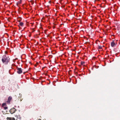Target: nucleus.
<instances>
[{
  "label": "nucleus",
  "instance_id": "dca6fc26",
  "mask_svg": "<svg viewBox=\"0 0 120 120\" xmlns=\"http://www.w3.org/2000/svg\"><path fill=\"white\" fill-rule=\"evenodd\" d=\"M29 37H30L31 36V35L30 34L29 35Z\"/></svg>",
  "mask_w": 120,
  "mask_h": 120
},
{
  "label": "nucleus",
  "instance_id": "1a4fd4ad",
  "mask_svg": "<svg viewBox=\"0 0 120 120\" xmlns=\"http://www.w3.org/2000/svg\"><path fill=\"white\" fill-rule=\"evenodd\" d=\"M85 63V62L84 61H81V65H83Z\"/></svg>",
  "mask_w": 120,
  "mask_h": 120
},
{
  "label": "nucleus",
  "instance_id": "6e6552de",
  "mask_svg": "<svg viewBox=\"0 0 120 120\" xmlns=\"http://www.w3.org/2000/svg\"><path fill=\"white\" fill-rule=\"evenodd\" d=\"M24 24V23L23 22H21L19 23V25L21 26H22Z\"/></svg>",
  "mask_w": 120,
  "mask_h": 120
},
{
  "label": "nucleus",
  "instance_id": "4be33fe9",
  "mask_svg": "<svg viewBox=\"0 0 120 120\" xmlns=\"http://www.w3.org/2000/svg\"><path fill=\"white\" fill-rule=\"evenodd\" d=\"M62 16V15H60V16Z\"/></svg>",
  "mask_w": 120,
  "mask_h": 120
},
{
  "label": "nucleus",
  "instance_id": "2eb2a0df",
  "mask_svg": "<svg viewBox=\"0 0 120 120\" xmlns=\"http://www.w3.org/2000/svg\"><path fill=\"white\" fill-rule=\"evenodd\" d=\"M95 57H93V59H95Z\"/></svg>",
  "mask_w": 120,
  "mask_h": 120
},
{
  "label": "nucleus",
  "instance_id": "412c9836",
  "mask_svg": "<svg viewBox=\"0 0 120 120\" xmlns=\"http://www.w3.org/2000/svg\"><path fill=\"white\" fill-rule=\"evenodd\" d=\"M19 22H20V21H19Z\"/></svg>",
  "mask_w": 120,
  "mask_h": 120
},
{
  "label": "nucleus",
  "instance_id": "f03ea898",
  "mask_svg": "<svg viewBox=\"0 0 120 120\" xmlns=\"http://www.w3.org/2000/svg\"><path fill=\"white\" fill-rule=\"evenodd\" d=\"M16 110L15 108H13L10 110V112L11 114H12L14 113Z\"/></svg>",
  "mask_w": 120,
  "mask_h": 120
},
{
  "label": "nucleus",
  "instance_id": "6ab92c4d",
  "mask_svg": "<svg viewBox=\"0 0 120 120\" xmlns=\"http://www.w3.org/2000/svg\"><path fill=\"white\" fill-rule=\"evenodd\" d=\"M63 55H64H64H63H63H62L61 56H62Z\"/></svg>",
  "mask_w": 120,
  "mask_h": 120
},
{
  "label": "nucleus",
  "instance_id": "4468645a",
  "mask_svg": "<svg viewBox=\"0 0 120 120\" xmlns=\"http://www.w3.org/2000/svg\"><path fill=\"white\" fill-rule=\"evenodd\" d=\"M61 1H62V2L63 3L64 2V1H63V0H60V3H61Z\"/></svg>",
  "mask_w": 120,
  "mask_h": 120
},
{
  "label": "nucleus",
  "instance_id": "0eeeda50",
  "mask_svg": "<svg viewBox=\"0 0 120 120\" xmlns=\"http://www.w3.org/2000/svg\"><path fill=\"white\" fill-rule=\"evenodd\" d=\"M6 106V104L5 103H3L1 105V106L2 107H4V106Z\"/></svg>",
  "mask_w": 120,
  "mask_h": 120
},
{
  "label": "nucleus",
  "instance_id": "9d476101",
  "mask_svg": "<svg viewBox=\"0 0 120 120\" xmlns=\"http://www.w3.org/2000/svg\"><path fill=\"white\" fill-rule=\"evenodd\" d=\"M4 108V109L5 110L7 109H8V107L7 106H4V107H3Z\"/></svg>",
  "mask_w": 120,
  "mask_h": 120
},
{
  "label": "nucleus",
  "instance_id": "423d86ee",
  "mask_svg": "<svg viewBox=\"0 0 120 120\" xmlns=\"http://www.w3.org/2000/svg\"><path fill=\"white\" fill-rule=\"evenodd\" d=\"M114 41H113L111 43V45L112 47H114L115 45V43L114 42Z\"/></svg>",
  "mask_w": 120,
  "mask_h": 120
},
{
  "label": "nucleus",
  "instance_id": "39448f33",
  "mask_svg": "<svg viewBox=\"0 0 120 120\" xmlns=\"http://www.w3.org/2000/svg\"><path fill=\"white\" fill-rule=\"evenodd\" d=\"M7 120H15V119L14 117H8L7 118Z\"/></svg>",
  "mask_w": 120,
  "mask_h": 120
},
{
  "label": "nucleus",
  "instance_id": "7ed1b4c3",
  "mask_svg": "<svg viewBox=\"0 0 120 120\" xmlns=\"http://www.w3.org/2000/svg\"><path fill=\"white\" fill-rule=\"evenodd\" d=\"M17 72L19 74H20L22 72V69L21 68H17Z\"/></svg>",
  "mask_w": 120,
  "mask_h": 120
},
{
  "label": "nucleus",
  "instance_id": "a211bd4d",
  "mask_svg": "<svg viewBox=\"0 0 120 120\" xmlns=\"http://www.w3.org/2000/svg\"><path fill=\"white\" fill-rule=\"evenodd\" d=\"M61 48H63V47H60V49H61Z\"/></svg>",
  "mask_w": 120,
  "mask_h": 120
},
{
  "label": "nucleus",
  "instance_id": "f3484780",
  "mask_svg": "<svg viewBox=\"0 0 120 120\" xmlns=\"http://www.w3.org/2000/svg\"><path fill=\"white\" fill-rule=\"evenodd\" d=\"M63 24H60V25H63Z\"/></svg>",
  "mask_w": 120,
  "mask_h": 120
},
{
  "label": "nucleus",
  "instance_id": "f8f14e48",
  "mask_svg": "<svg viewBox=\"0 0 120 120\" xmlns=\"http://www.w3.org/2000/svg\"><path fill=\"white\" fill-rule=\"evenodd\" d=\"M32 32H34V31L35 30H34V29H32Z\"/></svg>",
  "mask_w": 120,
  "mask_h": 120
},
{
  "label": "nucleus",
  "instance_id": "9b49d317",
  "mask_svg": "<svg viewBox=\"0 0 120 120\" xmlns=\"http://www.w3.org/2000/svg\"><path fill=\"white\" fill-rule=\"evenodd\" d=\"M102 48V46H99L98 47V48L99 49H101Z\"/></svg>",
  "mask_w": 120,
  "mask_h": 120
},
{
  "label": "nucleus",
  "instance_id": "5701e85b",
  "mask_svg": "<svg viewBox=\"0 0 120 120\" xmlns=\"http://www.w3.org/2000/svg\"><path fill=\"white\" fill-rule=\"evenodd\" d=\"M60 78H61V77L60 76Z\"/></svg>",
  "mask_w": 120,
  "mask_h": 120
},
{
  "label": "nucleus",
  "instance_id": "f257e3e1",
  "mask_svg": "<svg viewBox=\"0 0 120 120\" xmlns=\"http://www.w3.org/2000/svg\"><path fill=\"white\" fill-rule=\"evenodd\" d=\"M2 61L3 63L7 64L9 61V59L5 55H4L3 56Z\"/></svg>",
  "mask_w": 120,
  "mask_h": 120
},
{
  "label": "nucleus",
  "instance_id": "ddd939ff",
  "mask_svg": "<svg viewBox=\"0 0 120 120\" xmlns=\"http://www.w3.org/2000/svg\"><path fill=\"white\" fill-rule=\"evenodd\" d=\"M61 7L62 8H63L64 7V5H62V6H61Z\"/></svg>",
  "mask_w": 120,
  "mask_h": 120
},
{
  "label": "nucleus",
  "instance_id": "aec40b11",
  "mask_svg": "<svg viewBox=\"0 0 120 120\" xmlns=\"http://www.w3.org/2000/svg\"><path fill=\"white\" fill-rule=\"evenodd\" d=\"M38 120H41L40 119H39Z\"/></svg>",
  "mask_w": 120,
  "mask_h": 120
},
{
  "label": "nucleus",
  "instance_id": "20e7f679",
  "mask_svg": "<svg viewBox=\"0 0 120 120\" xmlns=\"http://www.w3.org/2000/svg\"><path fill=\"white\" fill-rule=\"evenodd\" d=\"M12 99V97L11 96H10L9 97L7 101V103L9 104L10 103V101H11Z\"/></svg>",
  "mask_w": 120,
  "mask_h": 120
}]
</instances>
